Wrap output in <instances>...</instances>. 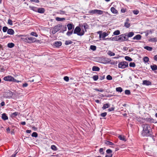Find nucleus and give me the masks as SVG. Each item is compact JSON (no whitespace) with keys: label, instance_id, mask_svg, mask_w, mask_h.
Instances as JSON below:
<instances>
[{"label":"nucleus","instance_id":"obj_63","mask_svg":"<svg viewBox=\"0 0 157 157\" xmlns=\"http://www.w3.org/2000/svg\"><path fill=\"white\" fill-rule=\"evenodd\" d=\"M114 109V107H112L111 108H110L108 109V111L109 112H111L113 111Z\"/></svg>","mask_w":157,"mask_h":157},{"label":"nucleus","instance_id":"obj_58","mask_svg":"<svg viewBox=\"0 0 157 157\" xmlns=\"http://www.w3.org/2000/svg\"><path fill=\"white\" fill-rule=\"evenodd\" d=\"M107 115V113L106 112H104L103 113H102L101 115V116L102 117H105Z\"/></svg>","mask_w":157,"mask_h":157},{"label":"nucleus","instance_id":"obj_28","mask_svg":"<svg viewBox=\"0 0 157 157\" xmlns=\"http://www.w3.org/2000/svg\"><path fill=\"white\" fill-rule=\"evenodd\" d=\"M144 49H146L149 51H151L152 49V48L148 46H146L144 47Z\"/></svg>","mask_w":157,"mask_h":157},{"label":"nucleus","instance_id":"obj_11","mask_svg":"<svg viewBox=\"0 0 157 157\" xmlns=\"http://www.w3.org/2000/svg\"><path fill=\"white\" fill-rule=\"evenodd\" d=\"M45 10L43 8H38L37 12L40 13H43L45 12Z\"/></svg>","mask_w":157,"mask_h":157},{"label":"nucleus","instance_id":"obj_40","mask_svg":"<svg viewBox=\"0 0 157 157\" xmlns=\"http://www.w3.org/2000/svg\"><path fill=\"white\" fill-rule=\"evenodd\" d=\"M124 58L126 60L129 61H131L132 60V59L131 57L128 56H125Z\"/></svg>","mask_w":157,"mask_h":157},{"label":"nucleus","instance_id":"obj_46","mask_svg":"<svg viewBox=\"0 0 157 157\" xmlns=\"http://www.w3.org/2000/svg\"><path fill=\"white\" fill-rule=\"evenodd\" d=\"M130 67H134L136 66L135 63L134 62H131L129 64Z\"/></svg>","mask_w":157,"mask_h":157},{"label":"nucleus","instance_id":"obj_16","mask_svg":"<svg viewBox=\"0 0 157 157\" xmlns=\"http://www.w3.org/2000/svg\"><path fill=\"white\" fill-rule=\"evenodd\" d=\"M2 118L4 120H6L8 119V116L6 115V114L4 113L2 114Z\"/></svg>","mask_w":157,"mask_h":157},{"label":"nucleus","instance_id":"obj_22","mask_svg":"<svg viewBox=\"0 0 157 157\" xmlns=\"http://www.w3.org/2000/svg\"><path fill=\"white\" fill-rule=\"evenodd\" d=\"M150 67L153 71H155L157 70V66L155 64L151 65Z\"/></svg>","mask_w":157,"mask_h":157},{"label":"nucleus","instance_id":"obj_21","mask_svg":"<svg viewBox=\"0 0 157 157\" xmlns=\"http://www.w3.org/2000/svg\"><path fill=\"white\" fill-rule=\"evenodd\" d=\"M111 11L114 14H116L117 13V10L113 7H112L111 8Z\"/></svg>","mask_w":157,"mask_h":157},{"label":"nucleus","instance_id":"obj_5","mask_svg":"<svg viewBox=\"0 0 157 157\" xmlns=\"http://www.w3.org/2000/svg\"><path fill=\"white\" fill-rule=\"evenodd\" d=\"M127 33L122 34L119 36V41L120 42H123L124 41H127L128 40V38L126 37Z\"/></svg>","mask_w":157,"mask_h":157},{"label":"nucleus","instance_id":"obj_57","mask_svg":"<svg viewBox=\"0 0 157 157\" xmlns=\"http://www.w3.org/2000/svg\"><path fill=\"white\" fill-rule=\"evenodd\" d=\"M8 23L9 25H13L12 21L10 19H9L8 20Z\"/></svg>","mask_w":157,"mask_h":157},{"label":"nucleus","instance_id":"obj_53","mask_svg":"<svg viewBox=\"0 0 157 157\" xmlns=\"http://www.w3.org/2000/svg\"><path fill=\"white\" fill-rule=\"evenodd\" d=\"M112 78V77L110 75H108L106 77V79L108 80H111Z\"/></svg>","mask_w":157,"mask_h":157},{"label":"nucleus","instance_id":"obj_8","mask_svg":"<svg viewBox=\"0 0 157 157\" xmlns=\"http://www.w3.org/2000/svg\"><path fill=\"white\" fill-rule=\"evenodd\" d=\"M143 84L146 86H150L151 85V82L148 80H144L143 81Z\"/></svg>","mask_w":157,"mask_h":157},{"label":"nucleus","instance_id":"obj_4","mask_svg":"<svg viewBox=\"0 0 157 157\" xmlns=\"http://www.w3.org/2000/svg\"><path fill=\"white\" fill-rule=\"evenodd\" d=\"M3 79L5 81H7L17 82V83H18L19 82H20L15 79L13 77L10 75L4 77L3 78Z\"/></svg>","mask_w":157,"mask_h":157},{"label":"nucleus","instance_id":"obj_38","mask_svg":"<svg viewBox=\"0 0 157 157\" xmlns=\"http://www.w3.org/2000/svg\"><path fill=\"white\" fill-rule=\"evenodd\" d=\"M124 26L126 28H128L130 26V23H128L127 22H125L124 23Z\"/></svg>","mask_w":157,"mask_h":157},{"label":"nucleus","instance_id":"obj_44","mask_svg":"<svg viewBox=\"0 0 157 157\" xmlns=\"http://www.w3.org/2000/svg\"><path fill=\"white\" fill-rule=\"evenodd\" d=\"M8 29V28L6 26H4L3 27L2 31L3 32L5 33L6 31L7 32V30Z\"/></svg>","mask_w":157,"mask_h":157},{"label":"nucleus","instance_id":"obj_60","mask_svg":"<svg viewBox=\"0 0 157 157\" xmlns=\"http://www.w3.org/2000/svg\"><path fill=\"white\" fill-rule=\"evenodd\" d=\"M64 80L67 81L68 82L69 80V78L67 76H65L63 78Z\"/></svg>","mask_w":157,"mask_h":157},{"label":"nucleus","instance_id":"obj_42","mask_svg":"<svg viewBox=\"0 0 157 157\" xmlns=\"http://www.w3.org/2000/svg\"><path fill=\"white\" fill-rule=\"evenodd\" d=\"M92 78L94 81H97L98 78V75H94Z\"/></svg>","mask_w":157,"mask_h":157},{"label":"nucleus","instance_id":"obj_26","mask_svg":"<svg viewBox=\"0 0 157 157\" xmlns=\"http://www.w3.org/2000/svg\"><path fill=\"white\" fill-rule=\"evenodd\" d=\"M30 9L33 10L34 11H35V12H37V11L38 9V8L34 7V6H32L31 7H30Z\"/></svg>","mask_w":157,"mask_h":157},{"label":"nucleus","instance_id":"obj_64","mask_svg":"<svg viewBox=\"0 0 157 157\" xmlns=\"http://www.w3.org/2000/svg\"><path fill=\"white\" fill-rule=\"evenodd\" d=\"M31 2H34L36 3H38L39 2V0H30Z\"/></svg>","mask_w":157,"mask_h":157},{"label":"nucleus","instance_id":"obj_62","mask_svg":"<svg viewBox=\"0 0 157 157\" xmlns=\"http://www.w3.org/2000/svg\"><path fill=\"white\" fill-rule=\"evenodd\" d=\"M105 78V75H102L101 76L100 78V79L101 80H103Z\"/></svg>","mask_w":157,"mask_h":157},{"label":"nucleus","instance_id":"obj_32","mask_svg":"<svg viewBox=\"0 0 157 157\" xmlns=\"http://www.w3.org/2000/svg\"><path fill=\"white\" fill-rule=\"evenodd\" d=\"M96 9L91 10L89 11L88 12L89 13L91 14H96Z\"/></svg>","mask_w":157,"mask_h":157},{"label":"nucleus","instance_id":"obj_33","mask_svg":"<svg viewBox=\"0 0 157 157\" xmlns=\"http://www.w3.org/2000/svg\"><path fill=\"white\" fill-rule=\"evenodd\" d=\"M14 46V44L13 43H9L7 44V46L9 48H12Z\"/></svg>","mask_w":157,"mask_h":157},{"label":"nucleus","instance_id":"obj_13","mask_svg":"<svg viewBox=\"0 0 157 157\" xmlns=\"http://www.w3.org/2000/svg\"><path fill=\"white\" fill-rule=\"evenodd\" d=\"M142 37V36L140 34H137L133 38L134 40H140Z\"/></svg>","mask_w":157,"mask_h":157},{"label":"nucleus","instance_id":"obj_56","mask_svg":"<svg viewBox=\"0 0 157 157\" xmlns=\"http://www.w3.org/2000/svg\"><path fill=\"white\" fill-rule=\"evenodd\" d=\"M98 34H99V38H101L102 34V31H99L97 32Z\"/></svg>","mask_w":157,"mask_h":157},{"label":"nucleus","instance_id":"obj_39","mask_svg":"<svg viewBox=\"0 0 157 157\" xmlns=\"http://www.w3.org/2000/svg\"><path fill=\"white\" fill-rule=\"evenodd\" d=\"M116 91L117 92H121L122 91V89L121 87H117L116 88Z\"/></svg>","mask_w":157,"mask_h":157},{"label":"nucleus","instance_id":"obj_48","mask_svg":"<svg viewBox=\"0 0 157 157\" xmlns=\"http://www.w3.org/2000/svg\"><path fill=\"white\" fill-rule=\"evenodd\" d=\"M32 136L33 137H37L38 136V134L36 132H33L32 134Z\"/></svg>","mask_w":157,"mask_h":157},{"label":"nucleus","instance_id":"obj_20","mask_svg":"<svg viewBox=\"0 0 157 157\" xmlns=\"http://www.w3.org/2000/svg\"><path fill=\"white\" fill-rule=\"evenodd\" d=\"M73 25L72 24H68L67 25V26L69 30L72 29L73 27Z\"/></svg>","mask_w":157,"mask_h":157},{"label":"nucleus","instance_id":"obj_3","mask_svg":"<svg viewBox=\"0 0 157 157\" xmlns=\"http://www.w3.org/2000/svg\"><path fill=\"white\" fill-rule=\"evenodd\" d=\"M81 28L78 26H77L75 29L73 33L74 34H76L78 36H82L83 35L84 33L85 32L84 30H82V32H80L81 31Z\"/></svg>","mask_w":157,"mask_h":157},{"label":"nucleus","instance_id":"obj_15","mask_svg":"<svg viewBox=\"0 0 157 157\" xmlns=\"http://www.w3.org/2000/svg\"><path fill=\"white\" fill-rule=\"evenodd\" d=\"M57 13L60 14L62 15H67L66 14V12L63 10H59L57 12Z\"/></svg>","mask_w":157,"mask_h":157},{"label":"nucleus","instance_id":"obj_36","mask_svg":"<svg viewBox=\"0 0 157 157\" xmlns=\"http://www.w3.org/2000/svg\"><path fill=\"white\" fill-rule=\"evenodd\" d=\"M143 60L145 63H147L149 60V58L147 56H145L143 58Z\"/></svg>","mask_w":157,"mask_h":157},{"label":"nucleus","instance_id":"obj_61","mask_svg":"<svg viewBox=\"0 0 157 157\" xmlns=\"http://www.w3.org/2000/svg\"><path fill=\"white\" fill-rule=\"evenodd\" d=\"M106 40H112L113 41V37L108 38L105 39Z\"/></svg>","mask_w":157,"mask_h":157},{"label":"nucleus","instance_id":"obj_7","mask_svg":"<svg viewBox=\"0 0 157 157\" xmlns=\"http://www.w3.org/2000/svg\"><path fill=\"white\" fill-rule=\"evenodd\" d=\"M111 60L109 58L107 57L103 58L101 60L100 63L104 64H106L109 63Z\"/></svg>","mask_w":157,"mask_h":157},{"label":"nucleus","instance_id":"obj_24","mask_svg":"<svg viewBox=\"0 0 157 157\" xmlns=\"http://www.w3.org/2000/svg\"><path fill=\"white\" fill-rule=\"evenodd\" d=\"M103 11L96 9V14L98 15H101L103 13Z\"/></svg>","mask_w":157,"mask_h":157},{"label":"nucleus","instance_id":"obj_41","mask_svg":"<svg viewBox=\"0 0 157 157\" xmlns=\"http://www.w3.org/2000/svg\"><path fill=\"white\" fill-rule=\"evenodd\" d=\"M90 49L93 51H95L96 49V47L95 45H91L90 46Z\"/></svg>","mask_w":157,"mask_h":157},{"label":"nucleus","instance_id":"obj_17","mask_svg":"<svg viewBox=\"0 0 157 157\" xmlns=\"http://www.w3.org/2000/svg\"><path fill=\"white\" fill-rule=\"evenodd\" d=\"M100 69V68L96 66H93L92 68V70L93 71H99Z\"/></svg>","mask_w":157,"mask_h":157},{"label":"nucleus","instance_id":"obj_9","mask_svg":"<svg viewBox=\"0 0 157 157\" xmlns=\"http://www.w3.org/2000/svg\"><path fill=\"white\" fill-rule=\"evenodd\" d=\"M62 27V25L59 24L56 26H55L53 29L56 31V32H58L60 29V28Z\"/></svg>","mask_w":157,"mask_h":157},{"label":"nucleus","instance_id":"obj_49","mask_svg":"<svg viewBox=\"0 0 157 157\" xmlns=\"http://www.w3.org/2000/svg\"><path fill=\"white\" fill-rule=\"evenodd\" d=\"M124 93L125 94L128 95L130 94H131L130 90H125Z\"/></svg>","mask_w":157,"mask_h":157},{"label":"nucleus","instance_id":"obj_54","mask_svg":"<svg viewBox=\"0 0 157 157\" xmlns=\"http://www.w3.org/2000/svg\"><path fill=\"white\" fill-rule=\"evenodd\" d=\"M99 152L101 154L103 155L104 154L103 148H100L99 150Z\"/></svg>","mask_w":157,"mask_h":157},{"label":"nucleus","instance_id":"obj_1","mask_svg":"<svg viewBox=\"0 0 157 157\" xmlns=\"http://www.w3.org/2000/svg\"><path fill=\"white\" fill-rule=\"evenodd\" d=\"M143 130L142 135L143 136H148L151 135V128L149 125H143Z\"/></svg>","mask_w":157,"mask_h":157},{"label":"nucleus","instance_id":"obj_6","mask_svg":"<svg viewBox=\"0 0 157 157\" xmlns=\"http://www.w3.org/2000/svg\"><path fill=\"white\" fill-rule=\"evenodd\" d=\"M118 67L119 68L124 69L128 67V63L126 61L121 62L119 63Z\"/></svg>","mask_w":157,"mask_h":157},{"label":"nucleus","instance_id":"obj_31","mask_svg":"<svg viewBox=\"0 0 157 157\" xmlns=\"http://www.w3.org/2000/svg\"><path fill=\"white\" fill-rule=\"evenodd\" d=\"M118 138L121 140L122 141H125V139L124 136H122L121 135H120L118 136Z\"/></svg>","mask_w":157,"mask_h":157},{"label":"nucleus","instance_id":"obj_51","mask_svg":"<svg viewBox=\"0 0 157 157\" xmlns=\"http://www.w3.org/2000/svg\"><path fill=\"white\" fill-rule=\"evenodd\" d=\"M31 34L32 36H34L36 37H37L38 36V35L37 33L35 32H32L31 33Z\"/></svg>","mask_w":157,"mask_h":157},{"label":"nucleus","instance_id":"obj_10","mask_svg":"<svg viewBox=\"0 0 157 157\" xmlns=\"http://www.w3.org/2000/svg\"><path fill=\"white\" fill-rule=\"evenodd\" d=\"M62 45V43L60 41H56L54 42L53 45L56 47H59Z\"/></svg>","mask_w":157,"mask_h":157},{"label":"nucleus","instance_id":"obj_23","mask_svg":"<svg viewBox=\"0 0 157 157\" xmlns=\"http://www.w3.org/2000/svg\"><path fill=\"white\" fill-rule=\"evenodd\" d=\"M65 19V18H60L59 17H56V20L58 21H62Z\"/></svg>","mask_w":157,"mask_h":157},{"label":"nucleus","instance_id":"obj_2","mask_svg":"<svg viewBox=\"0 0 157 157\" xmlns=\"http://www.w3.org/2000/svg\"><path fill=\"white\" fill-rule=\"evenodd\" d=\"M23 37L22 39L25 42L28 43H31L35 42L36 41V39L33 37H29L26 36H22Z\"/></svg>","mask_w":157,"mask_h":157},{"label":"nucleus","instance_id":"obj_29","mask_svg":"<svg viewBox=\"0 0 157 157\" xmlns=\"http://www.w3.org/2000/svg\"><path fill=\"white\" fill-rule=\"evenodd\" d=\"M146 119V121L149 122L150 123H154V119L151 117L147 118Z\"/></svg>","mask_w":157,"mask_h":157},{"label":"nucleus","instance_id":"obj_35","mask_svg":"<svg viewBox=\"0 0 157 157\" xmlns=\"http://www.w3.org/2000/svg\"><path fill=\"white\" fill-rule=\"evenodd\" d=\"M105 144L107 145H114V144L113 143L107 140L105 141Z\"/></svg>","mask_w":157,"mask_h":157},{"label":"nucleus","instance_id":"obj_34","mask_svg":"<svg viewBox=\"0 0 157 157\" xmlns=\"http://www.w3.org/2000/svg\"><path fill=\"white\" fill-rule=\"evenodd\" d=\"M62 27V29L60 30V32H63L65 31H66L67 30V28L66 26H62L61 27Z\"/></svg>","mask_w":157,"mask_h":157},{"label":"nucleus","instance_id":"obj_14","mask_svg":"<svg viewBox=\"0 0 157 157\" xmlns=\"http://www.w3.org/2000/svg\"><path fill=\"white\" fill-rule=\"evenodd\" d=\"M7 33L9 35H12L14 34V32L12 29H8L7 32Z\"/></svg>","mask_w":157,"mask_h":157},{"label":"nucleus","instance_id":"obj_25","mask_svg":"<svg viewBox=\"0 0 157 157\" xmlns=\"http://www.w3.org/2000/svg\"><path fill=\"white\" fill-rule=\"evenodd\" d=\"M110 106L109 104H104L103 106L102 107V109H105L106 108H109Z\"/></svg>","mask_w":157,"mask_h":157},{"label":"nucleus","instance_id":"obj_43","mask_svg":"<svg viewBox=\"0 0 157 157\" xmlns=\"http://www.w3.org/2000/svg\"><path fill=\"white\" fill-rule=\"evenodd\" d=\"M113 34L115 35H117L120 34V32L119 30L115 31L113 33Z\"/></svg>","mask_w":157,"mask_h":157},{"label":"nucleus","instance_id":"obj_30","mask_svg":"<svg viewBox=\"0 0 157 157\" xmlns=\"http://www.w3.org/2000/svg\"><path fill=\"white\" fill-rule=\"evenodd\" d=\"M73 42L71 40H66L65 41V44L66 45H68L72 44Z\"/></svg>","mask_w":157,"mask_h":157},{"label":"nucleus","instance_id":"obj_19","mask_svg":"<svg viewBox=\"0 0 157 157\" xmlns=\"http://www.w3.org/2000/svg\"><path fill=\"white\" fill-rule=\"evenodd\" d=\"M148 41L151 42H156L157 41V38L154 37L150 38L149 39Z\"/></svg>","mask_w":157,"mask_h":157},{"label":"nucleus","instance_id":"obj_47","mask_svg":"<svg viewBox=\"0 0 157 157\" xmlns=\"http://www.w3.org/2000/svg\"><path fill=\"white\" fill-rule=\"evenodd\" d=\"M73 33V30H71V31H68L67 33V35L68 36H70L71 34H72Z\"/></svg>","mask_w":157,"mask_h":157},{"label":"nucleus","instance_id":"obj_59","mask_svg":"<svg viewBox=\"0 0 157 157\" xmlns=\"http://www.w3.org/2000/svg\"><path fill=\"white\" fill-rule=\"evenodd\" d=\"M133 13L134 14L137 15L139 13V11L138 10H134L133 11Z\"/></svg>","mask_w":157,"mask_h":157},{"label":"nucleus","instance_id":"obj_37","mask_svg":"<svg viewBox=\"0 0 157 157\" xmlns=\"http://www.w3.org/2000/svg\"><path fill=\"white\" fill-rule=\"evenodd\" d=\"M108 54L110 56H113L115 55V53L110 51H108Z\"/></svg>","mask_w":157,"mask_h":157},{"label":"nucleus","instance_id":"obj_18","mask_svg":"<svg viewBox=\"0 0 157 157\" xmlns=\"http://www.w3.org/2000/svg\"><path fill=\"white\" fill-rule=\"evenodd\" d=\"M134 35V33L133 32H129L128 33H127V37L128 38V37H132Z\"/></svg>","mask_w":157,"mask_h":157},{"label":"nucleus","instance_id":"obj_50","mask_svg":"<svg viewBox=\"0 0 157 157\" xmlns=\"http://www.w3.org/2000/svg\"><path fill=\"white\" fill-rule=\"evenodd\" d=\"M119 36L113 37V41H119Z\"/></svg>","mask_w":157,"mask_h":157},{"label":"nucleus","instance_id":"obj_55","mask_svg":"<svg viewBox=\"0 0 157 157\" xmlns=\"http://www.w3.org/2000/svg\"><path fill=\"white\" fill-rule=\"evenodd\" d=\"M106 152L107 154H112V150L110 149H108L106 151Z\"/></svg>","mask_w":157,"mask_h":157},{"label":"nucleus","instance_id":"obj_27","mask_svg":"<svg viewBox=\"0 0 157 157\" xmlns=\"http://www.w3.org/2000/svg\"><path fill=\"white\" fill-rule=\"evenodd\" d=\"M84 29V31L86 32L87 31L86 29L88 28V26L86 23L84 24L83 25Z\"/></svg>","mask_w":157,"mask_h":157},{"label":"nucleus","instance_id":"obj_12","mask_svg":"<svg viewBox=\"0 0 157 157\" xmlns=\"http://www.w3.org/2000/svg\"><path fill=\"white\" fill-rule=\"evenodd\" d=\"M108 34L106 32H104L102 33L101 37V38H102V40H105V39H106V38H105V37L108 36Z\"/></svg>","mask_w":157,"mask_h":157},{"label":"nucleus","instance_id":"obj_52","mask_svg":"<svg viewBox=\"0 0 157 157\" xmlns=\"http://www.w3.org/2000/svg\"><path fill=\"white\" fill-rule=\"evenodd\" d=\"M51 148L54 151H56L57 150V147L55 145H52L51 146Z\"/></svg>","mask_w":157,"mask_h":157},{"label":"nucleus","instance_id":"obj_45","mask_svg":"<svg viewBox=\"0 0 157 157\" xmlns=\"http://www.w3.org/2000/svg\"><path fill=\"white\" fill-rule=\"evenodd\" d=\"M19 113L17 112H14L11 114V116L12 117H15L17 116Z\"/></svg>","mask_w":157,"mask_h":157}]
</instances>
